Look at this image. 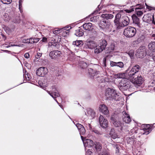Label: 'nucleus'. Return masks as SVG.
I'll return each mask as SVG.
<instances>
[{
	"label": "nucleus",
	"mask_w": 155,
	"mask_h": 155,
	"mask_svg": "<svg viewBox=\"0 0 155 155\" xmlns=\"http://www.w3.org/2000/svg\"><path fill=\"white\" fill-rule=\"evenodd\" d=\"M106 60V58H103V63L104 64V65L105 64Z\"/></svg>",
	"instance_id": "obj_61"
},
{
	"label": "nucleus",
	"mask_w": 155,
	"mask_h": 155,
	"mask_svg": "<svg viewBox=\"0 0 155 155\" xmlns=\"http://www.w3.org/2000/svg\"><path fill=\"white\" fill-rule=\"evenodd\" d=\"M101 17L103 18L108 20L112 19L114 16L111 14H103L101 15Z\"/></svg>",
	"instance_id": "obj_27"
},
{
	"label": "nucleus",
	"mask_w": 155,
	"mask_h": 155,
	"mask_svg": "<svg viewBox=\"0 0 155 155\" xmlns=\"http://www.w3.org/2000/svg\"><path fill=\"white\" fill-rule=\"evenodd\" d=\"M61 32V29L58 28H55L53 31V33L54 34H57Z\"/></svg>",
	"instance_id": "obj_39"
},
{
	"label": "nucleus",
	"mask_w": 155,
	"mask_h": 155,
	"mask_svg": "<svg viewBox=\"0 0 155 155\" xmlns=\"http://www.w3.org/2000/svg\"><path fill=\"white\" fill-rule=\"evenodd\" d=\"M99 121L100 126L103 128H105L108 126V121L102 115L99 117Z\"/></svg>",
	"instance_id": "obj_8"
},
{
	"label": "nucleus",
	"mask_w": 155,
	"mask_h": 155,
	"mask_svg": "<svg viewBox=\"0 0 155 155\" xmlns=\"http://www.w3.org/2000/svg\"><path fill=\"white\" fill-rule=\"evenodd\" d=\"M122 113L123 115V119L124 121L126 123H129L131 121V119L129 115L127 114L125 111H123Z\"/></svg>",
	"instance_id": "obj_19"
},
{
	"label": "nucleus",
	"mask_w": 155,
	"mask_h": 155,
	"mask_svg": "<svg viewBox=\"0 0 155 155\" xmlns=\"http://www.w3.org/2000/svg\"><path fill=\"white\" fill-rule=\"evenodd\" d=\"M69 27H64L63 28H61V32H63V33L62 35L64 36H67V35H69V30L71 28L70 27V28L67 29V28H68Z\"/></svg>",
	"instance_id": "obj_26"
},
{
	"label": "nucleus",
	"mask_w": 155,
	"mask_h": 155,
	"mask_svg": "<svg viewBox=\"0 0 155 155\" xmlns=\"http://www.w3.org/2000/svg\"><path fill=\"white\" fill-rule=\"evenodd\" d=\"M48 72L46 68L41 67L39 68L36 71V74L39 77H44Z\"/></svg>",
	"instance_id": "obj_13"
},
{
	"label": "nucleus",
	"mask_w": 155,
	"mask_h": 155,
	"mask_svg": "<svg viewBox=\"0 0 155 155\" xmlns=\"http://www.w3.org/2000/svg\"><path fill=\"white\" fill-rule=\"evenodd\" d=\"M82 26L83 28L86 30L90 31L93 28H92V25L90 22L84 23Z\"/></svg>",
	"instance_id": "obj_22"
},
{
	"label": "nucleus",
	"mask_w": 155,
	"mask_h": 155,
	"mask_svg": "<svg viewBox=\"0 0 155 155\" xmlns=\"http://www.w3.org/2000/svg\"><path fill=\"white\" fill-rule=\"evenodd\" d=\"M110 135L112 138L114 139L120 137V135L117 134L114 129H111L110 133Z\"/></svg>",
	"instance_id": "obj_21"
},
{
	"label": "nucleus",
	"mask_w": 155,
	"mask_h": 155,
	"mask_svg": "<svg viewBox=\"0 0 155 155\" xmlns=\"http://www.w3.org/2000/svg\"><path fill=\"white\" fill-rule=\"evenodd\" d=\"M75 125L77 127L78 130H79L82 127H84L82 125L78 123L77 124Z\"/></svg>",
	"instance_id": "obj_49"
},
{
	"label": "nucleus",
	"mask_w": 155,
	"mask_h": 155,
	"mask_svg": "<svg viewBox=\"0 0 155 155\" xmlns=\"http://www.w3.org/2000/svg\"><path fill=\"white\" fill-rule=\"evenodd\" d=\"M42 41L44 42H46L47 41V38H46L44 37L42 39Z\"/></svg>",
	"instance_id": "obj_58"
},
{
	"label": "nucleus",
	"mask_w": 155,
	"mask_h": 155,
	"mask_svg": "<svg viewBox=\"0 0 155 155\" xmlns=\"http://www.w3.org/2000/svg\"><path fill=\"white\" fill-rule=\"evenodd\" d=\"M92 152L90 149H88L86 153V155H92Z\"/></svg>",
	"instance_id": "obj_50"
},
{
	"label": "nucleus",
	"mask_w": 155,
	"mask_h": 155,
	"mask_svg": "<svg viewBox=\"0 0 155 155\" xmlns=\"http://www.w3.org/2000/svg\"><path fill=\"white\" fill-rule=\"evenodd\" d=\"M73 45L78 47H81L83 45L82 41H76L73 42Z\"/></svg>",
	"instance_id": "obj_34"
},
{
	"label": "nucleus",
	"mask_w": 155,
	"mask_h": 155,
	"mask_svg": "<svg viewBox=\"0 0 155 155\" xmlns=\"http://www.w3.org/2000/svg\"><path fill=\"white\" fill-rule=\"evenodd\" d=\"M22 4H19V9L21 13H22L23 12Z\"/></svg>",
	"instance_id": "obj_52"
},
{
	"label": "nucleus",
	"mask_w": 155,
	"mask_h": 155,
	"mask_svg": "<svg viewBox=\"0 0 155 155\" xmlns=\"http://www.w3.org/2000/svg\"><path fill=\"white\" fill-rule=\"evenodd\" d=\"M125 11L127 13H130V12H131V11L130 10H127V9L125 10Z\"/></svg>",
	"instance_id": "obj_62"
},
{
	"label": "nucleus",
	"mask_w": 155,
	"mask_h": 155,
	"mask_svg": "<svg viewBox=\"0 0 155 155\" xmlns=\"http://www.w3.org/2000/svg\"><path fill=\"white\" fill-rule=\"evenodd\" d=\"M99 111L105 115H107L109 114V110L108 107L104 104H101L99 107Z\"/></svg>",
	"instance_id": "obj_15"
},
{
	"label": "nucleus",
	"mask_w": 155,
	"mask_h": 155,
	"mask_svg": "<svg viewBox=\"0 0 155 155\" xmlns=\"http://www.w3.org/2000/svg\"><path fill=\"white\" fill-rule=\"evenodd\" d=\"M24 56L25 58H29L30 57L29 54L28 53H26L24 54Z\"/></svg>",
	"instance_id": "obj_55"
},
{
	"label": "nucleus",
	"mask_w": 155,
	"mask_h": 155,
	"mask_svg": "<svg viewBox=\"0 0 155 155\" xmlns=\"http://www.w3.org/2000/svg\"><path fill=\"white\" fill-rule=\"evenodd\" d=\"M99 79L97 80L99 82V83H103V84L101 85V86L103 87L102 85H105V81L107 80V79H108L109 78H105L106 79H105L104 78H99Z\"/></svg>",
	"instance_id": "obj_37"
},
{
	"label": "nucleus",
	"mask_w": 155,
	"mask_h": 155,
	"mask_svg": "<svg viewBox=\"0 0 155 155\" xmlns=\"http://www.w3.org/2000/svg\"><path fill=\"white\" fill-rule=\"evenodd\" d=\"M102 155H110L108 153H104Z\"/></svg>",
	"instance_id": "obj_64"
},
{
	"label": "nucleus",
	"mask_w": 155,
	"mask_h": 155,
	"mask_svg": "<svg viewBox=\"0 0 155 155\" xmlns=\"http://www.w3.org/2000/svg\"><path fill=\"white\" fill-rule=\"evenodd\" d=\"M84 125L89 130H91L92 129V127L90 123H87L86 121H85L84 122Z\"/></svg>",
	"instance_id": "obj_38"
},
{
	"label": "nucleus",
	"mask_w": 155,
	"mask_h": 155,
	"mask_svg": "<svg viewBox=\"0 0 155 155\" xmlns=\"http://www.w3.org/2000/svg\"><path fill=\"white\" fill-rule=\"evenodd\" d=\"M145 126V127L144 129V132L143 134L147 135L151 132V127L149 124H146Z\"/></svg>",
	"instance_id": "obj_25"
},
{
	"label": "nucleus",
	"mask_w": 155,
	"mask_h": 155,
	"mask_svg": "<svg viewBox=\"0 0 155 155\" xmlns=\"http://www.w3.org/2000/svg\"><path fill=\"white\" fill-rule=\"evenodd\" d=\"M96 113L94 110L90 108H87L85 113V116L87 117L90 119L94 118L95 117Z\"/></svg>",
	"instance_id": "obj_14"
},
{
	"label": "nucleus",
	"mask_w": 155,
	"mask_h": 155,
	"mask_svg": "<svg viewBox=\"0 0 155 155\" xmlns=\"http://www.w3.org/2000/svg\"><path fill=\"white\" fill-rule=\"evenodd\" d=\"M141 49L140 48V49H138L137 51V53H139V54H140V56H141V54L142 55L141 57H142L145 54V50H143L142 51H141Z\"/></svg>",
	"instance_id": "obj_40"
},
{
	"label": "nucleus",
	"mask_w": 155,
	"mask_h": 155,
	"mask_svg": "<svg viewBox=\"0 0 155 155\" xmlns=\"http://www.w3.org/2000/svg\"><path fill=\"white\" fill-rule=\"evenodd\" d=\"M148 49L151 51L155 52V42H150L148 45Z\"/></svg>",
	"instance_id": "obj_28"
},
{
	"label": "nucleus",
	"mask_w": 155,
	"mask_h": 155,
	"mask_svg": "<svg viewBox=\"0 0 155 155\" xmlns=\"http://www.w3.org/2000/svg\"><path fill=\"white\" fill-rule=\"evenodd\" d=\"M41 56V54L40 53H38L36 56V58H40Z\"/></svg>",
	"instance_id": "obj_56"
},
{
	"label": "nucleus",
	"mask_w": 155,
	"mask_h": 155,
	"mask_svg": "<svg viewBox=\"0 0 155 155\" xmlns=\"http://www.w3.org/2000/svg\"><path fill=\"white\" fill-rule=\"evenodd\" d=\"M129 2L132 5H133L132 6H134L135 7L138 6L139 5H141V4H137L138 2H139V0H130Z\"/></svg>",
	"instance_id": "obj_35"
},
{
	"label": "nucleus",
	"mask_w": 155,
	"mask_h": 155,
	"mask_svg": "<svg viewBox=\"0 0 155 155\" xmlns=\"http://www.w3.org/2000/svg\"><path fill=\"white\" fill-rule=\"evenodd\" d=\"M105 95L107 98L110 100L118 101L119 100V95L116 91L112 88H108L105 92Z\"/></svg>",
	"instance_id": "obj_2"
},
{
	"label": "nucleus",
	"mask_w": 155,
	"mask_h": 155,
	"mask_svg": "<svg viewBox=\"0 0 155 155\" xmlns=\"http://www.w3.org/2000/svg\"><path fill=\"white\" fill-rule=\"evenodd\" d=\"M110 65L111 66H116L117 62L112 61L110 62Z\"/></svg>",
	"instance_id": "obj_53"
},
{
	"label": "nucleus",
	"mask_w": 155,
	"mask_h": 155,
	"mask_svg": "<svg viewBox=\"0 0 155 155\" xmlns=\"http://www.w3.org/2000/svg\"><path fill=\"white\" fill-rule=\"evenodd\" d=\"M88 72L90 75L92 76H94L95 75L98 74L99 73L98 72L95 71H94L92 69L90 68L88 69Z\"/></svg>",
	"instance_id": "obj_33"
},
{
	"label": "nucleus",
	"mask_w": 155,
	"mask_h": 155,
	"mask_svg": "<svg viewBox=\"0 0 155 155\" xmlns=\"http://www.w3.org/2000/svg\"><path fill=\"white\" fill-rule=\"evenodd\" d=\"M136 33V28L132 27H130L125 28L124 31V34L126 37L131 38L134 36Z\"/></svg>",
	"instance_id": "obj_6"
},
{
	"label": "nucleus",
	"mask_w": 155,
	"mask_h": 155,
	"mask_svg": "<svg viewBox=\"0 0 155 155\" xmlns=\"http://www.w3.org/2000/svg\"><path fill=\"white\" fill-rule=\"evenodd\" d=\"M114 5H108L107 6L108 8L110 9H114Z\"/></svg>",
	"instance_id": "obj_54"
},
{
	"label": "nucleus",
	"mask_w": 155,
	"mask_h": 155,
	"mask_svg": "<svg viewBox=\"0 0 155 155\" xmlns=\"http://www.w3.org/2000/svg\"><path fill=\"white\" fill-rule=\"evenodd\" d=\"M107 45V42L104 39H101L99 40L97 45V48L94 49V52L98 54L105 50Z\"/></svg>",
	"instance_id": "obj_3"
},
{
	"label": "nucleus",
	"mask_w": 155,
	"mask_h": 155,
	"mask_svg": "<svg viewBox=\"0 0 155 155\" xmlns=\"http://www.w3.org/2000/svg\"><path fill=\"white\" fill-rule=\"evenodd\" d=\"M99 26L101 29L105 32H109L110 30V22L104 19L101 20L99 24Z\"/></svg>",
	"instance_id": "obj_5"
},
{
	"label": "nucleus",
	"mask_w": 155,
	"mask_h": 155,
	"mask_svg": "<svg viewBox=\"0 0 155 155\" xmlns=\"http://www.w3.org/2000/svg\"><path fill=\"white\" fill-rule=\"evenodd\" d=\"M79 131L81 135H84L85 134V130L84 127H82L81 129L79 130Z\"/></svg>",
	"instance_id": "obj_42"
},
{
	"label": "nucleus",
	"mask_w": 155,
	"mask_h": 155,
	"mask_svg": "<svg viewBox=\"0 0 155 155\" xmlns=\"http://www.w3.org/2000/svg\"><path fill=\"white\" fill-rule=\"evenodd\" d=\"M139 6L134 8V9L136 10V14L139 17L142 16L143 12L141 10L143 9V6L142 5H139Z\"/></svg>",
	"instance_id": "obj_18"
},
{
	"label": "nucleus",
	"mask_w": 155,
	"mask_h": 155,
	"mask_svg": "<svg viewBox=\"0 0 155 155\" xmlns=\"http://www.w3.org/2000/svg\"><path fill=\"white\" fill-rule=\"evenodd\" d=\"M135 139L134 136L127 137V143L131 145L134 144L135 142Z\"/></svg>",
	"instance_id": "obj_23"
},
{
	"label": "nucleus",
	"mask_w": 155,
	"mask_h": 155,
	"mask_svg": "<svg viewBox=\"0 0 155 155\" xmlns=\"http://www.w3.org/2000/svg\"><path fill=\"white\" fill-rule=\"evenodd\" d=\"M95 147L97 151H100L102 148L101 145L100 143L96 142L94 143Z\"/></svg>",
	"instance_id": "obj_31"
},
{
	"label": "nucleus",
	"mask_w": 155,
	"mask_h": 155,
	"mask_svg": "<svg viewBox=\"0 0 155 155\" xmlns=\"http://www.w3.org/2000/svg\"><path fill=\"white\" fill-rule=\"evenodd\" d=\"M81 137L83 142L85 150L87 149V147H91L94 146V143L92 140L90 139L84 140V137L82 136H81Z\"/></svg>",
	"instance_id": "obj_11"
},
{
	"label": "nucleus",
	"mask_w": 155,
	"mask_h": 155,
	"mask_svg": "<svg viewBox=\"0 0 155 155\" xmlns=\"http://www.w3.org/2000/svg\"><path fill=\"white\" fill-rule=\"evenodd\" d=\"M110 122L116 127H120V130H121L124 128L123 126L124 124H121L119 121H117L115 119V117L114 115L111 116L110 117Z\"/></svg>",
	"instance_id": "obj_10"
},
{
	"label": "nucleus",
	"mask_w": 155,
	"mask_h": 155,
	"mask_svg": "<svg viewBox=\"0 0 155 155\" xmlns=\"http://www.w3.org/2000/svg\"><path fill=\"white\" fill-rule=\"evenodd\" d=\"M142 19L143 21L150 23L152 21V23L155 25L154 16L153 15H152L151 14H147L144 15Z\"/></svg>",
	"instance_id": "obj_9"
},
{
	"label": "nucleus",
	"mask_w": 155,
	"mask_h": 155,
	"mask_svg": "<svg viewBox=\"0 0 155 155\" xmlns=\"http://www.w3.org/2000/svg\"><path fill=\"white\" fill-rule=\"evenodd\" d=\"M26 66H27L28 67V68H30L31 67V65L28 63L26 64Z\"/></svg>",
	"instance_id": "obj_60"
},
{
	"label": "nucleus",
	"mask_w": 155,
	"mask_h": 155,
	"mask_svg": "<svg viewBox=\"0 0 155 155\" xmlns=\"http://www.w3.org/2000/svg\"><path fill=\"white\" fill-rule=\"evenodd\" d=\"M12 0H1V1L4 4H8L11 3Z\"/></svg>",
	"instance_id": "obj_41"
},
{
	"label": "nucleus",
	"mask_w": 155,
	"mask_h": 155,
	"mask_svg": "<svg viewBox=\"0 0 155 155\" xmlns=\"http://www.w3.org/2000/svg\"><path fill=\"white\" fill-rule=\"evenodd\" d=\"M116 66L120 68H123L124 66V64L122 62H117Z\"/></svg>",
	"instance_id": "obj_43"
},
{
	"label": "nucleus",
	"mask_w": 155,
	"mask_h": 155,
	"mask_svg": "<svg viewBox=\"0 0 155 155\" xmlns=\"http://www.w3.org/2000/svg\"><path fill=\"white\" fill-rule=\"evenodd\" d=\"M93 131L94 133H95L97 134H99L100 132L99 131H98V130H93Z\"/></svg>",
	"instance_id": "obj_59"
},
{
	"label": "nucleus",
	"mask_w": 155,
	"mask_h": 155,
	"mask_svg": "<svg viewBox=\"0 0 155 155\" xmlns=\"http://www.w3.org/2000/svg\"><path fill=\"white\" fill-rule=\"evenodd\" d=\"M4 29L6 33L8 35L10 34L14 31V28H11L8 27H5Z\"/></svg>",
	"instance_id": "obj_32"
},
{
	"label": "nucleus",
	"mask_w": 155,
	"mask_h": 155,
	"mask_svg": "<svg viewBox=\"0 0 155 155\" xmlns=\"http://www.w3.org/2000/svg\"><path fill=\"white\" fill-rule=\"evenodd\" d=\"M140 68V67L138 65H136L134 66L129 72V75L133 76L135 73L139 71Z\"/></svg>",
	"instance_id": "obj_20"
},
{
	"label": "nucleus",
	"mask_w": 155,
	"mask_h": 155,
	"mask_svg": "<svg viewBox=\"0 0 155 155\" xmlns=\"http://www.w3.org/2000/svg\"><path fill=\"white\" fill-rule=\"evenodd\" d=\"M52 92H51L49 91H47V93L54 99L58 104H59L56 98L57 97H58V99H61V98L60 97V95L58 91V87L55 85L52 87Z\"/></svg>",
	"instance_id": "obj_7"
},
{
	"label": "nucleus",
	"mask_w": 155,
	"mask_h": 155,
	"mask_svg": "<svg viewBox=\"0 0 155 155\" xmlns=\"http://www.w3.org/2000/svg\"><path fill=\"white\" fill-rule=\"evenodd\" d=\"M121 16L122 12H118L115 16L114 20V23L118 29L127 25L130 23V19L128 16L126 15Z\"/></svg>",
	"instance_id": "obj_1"
},
{
	"label": "nucleus",
	"mask_w": 155,
	"mask_h": 155,
	"mask_svg": "<svg viewBox=\"0 0 155 155\" xmlns=\"http://www.w3.org/2000/svg\"><path fill=\"white\" fill-rule=\"evenodd\" d=\"M133 22L135 25L138 28H140L141 27V25L140 23V19L137 17H134L133 18Z\"/></svg>",
	"instance_id": "obj_24"
},
{
	"label": "nucleus",
	"mask_w": 155,
	"mask_h": 155,
	"mask_svg": "<svg viewBox=\"0 0 155 155\" xmlns=\"http://www.w3.org/2000/svg\"><path fill=\"white\" fill-rule=\"evenodd\" d=\"M29 39H24L22 40V42L24 43H29Z\"/></svg>",
	"instance_id": "obj_51"
},
{
	"label": "nucleus",
	"mask_w": 155,
	"mask_h": 155,
	"mask_svg": "<svg viewBox=\"0 0 155 155\" xmlns=\"http://www.w3.org/2000/svg\"><path fill=\"white\" fill-rule=\"evenodd\" d=\"M129 80L136 87L141 85L144 81L143 78H130Z\"/></svg>",
	"instance_id": "obj_12"
},
{
	"label": "nucleus",
	"mask_w": 155,
	"mask_h": 155,
	"mask_svg": "<svg viewBox=\"0 0 155 155\" xmlns=\"http://www.w3.org/2000/svg\"><path fill=\"white\" fill-rule=\"evenodd\" d=\"M147 8L149 10H155V8L153 7L150 6H148L147 5L145 4Z\"/></svg>",
	"instance_id": "obj_48"
},
{
	"label": "nucleus",
	"mask_w": 155,
	"mask_h": 155,
	"mask_svg": "<svg viewBox=\"0 0 155 155\" xmlns=\"http://www.w3.org/2000/svg\"><path fill=\"white\" fill-rule=\"evenodd\" d=\"M1 35L2 36V38L4 40H5L6 39V37L3 34H2Z\"/></svg>",
	"instance_id": "obj_57"
},
{
	"label": "nucleus",
	"mask_w": 155,
	"mask_h": 155,
	"mask_svg": "<svg viewBox=\"0 0 155 155\" xmlns=\"http://www.w3.org/2000/svg\"><path fill=\"white\" fill-rule=\"evenodd\" d=\"M61 52L58 50L53 51L49 53V56L52 59H56L59 58L61 54Z\"/></svg>",
	"instance_id": "obj_17"
},
{
	"label": "nucleus",
	"mask_w": 155,
	"mask_h": 155,
	"mask_svg": "<svg viewBox=\"0 0 155 155\" xmlns=\"http://www.w3.org/2000/svg\"><path fill=\"white\" fill-rule=\"evenodd\" d=\"M84 34L83 30L82 29L80 28L78 29H77L75 31V35L77 36L80 37L82 36Z\"/></svg>",
	"instance_id": "obj_29"
},
{
	"label": "nucleus",
	"mask_w": 155,
	"mask_h": 155,
	"mask_svg": "<svg viewBox=\"0 0 155 155\" xmlns=\"http://www.w3.org/2000/svg\"><path fill=\"white\" fill-rule=\"evenodd\" d=\"M125 73H119L117 75V78H125Z\"/></svg>",
	"instance_id": "obj_44"
},
{
	"label": "nucleus",
	"mask_w": 155,
	"mask_h": 155,
	"mask_svg": "<svg viewBox=\"0 0 155 155\" xmlns=\"http://www.w3.org/2000/svg\"><path fill=\"white\" fill-rule=\"evenodd\" d=\"M81 64V67L82 68H84L87 67V64L85 62H82Z\"/></svg>",
	"instance_id": "obj_46"
},
{
	"label": "nucleus",
	"mask_w": 155,
	"mask_h": 155,
	"mask_svg": "<svg viewBox=\"0 0 155 155\" xmlns=\"http://www.w3.org/2000/svg\"><path fill=\"white\" fill-rule=\"evenodd\" d=\"M115 48V44L114 42H112L108 48V51L110 52L114 51Z\"/></svg>",
	"instance_id": "obj_30"
},
{
	"label": "nucleus",
	"mask_w": 155,
	"mask_h": 155,
	"mask_svg": "<svg viewBox=\"0 0 155 155\" xmlns=\"http://www.w3.org/2000/svg\"><path fill=\"white\" fill-rule=\"evenodd\" d=\"M38 84H39L40 86L42 88H44L46 87V84L44 83H43L41 82V81H38Z\"/></svg>",
	"instance_id": "obj_45"
},
{
	"label": "nucleus",
	"mask_w": 155,
	"mask_h": 155,
	"mask_svg": "<svg viewBox=\"0 0 155 155\" xmlns=\"http://www.w3.org/2000/svg\"><path fill=\"white\" fill-rule=\"evenodd\" d=\"M27 76L25 75V78H29V74H28V73L27 72V73L26 74Z\"/></svg>",
	"instance_id": "obj_63"
},
{
	"label": "nucleus",
	"mask_w": 155,
	"mask_h": 155,
	"mask_svg": "<svg viewBox=\"0 0 155 155\" xmlns=\"http://www.w3.org/2000/svg\"><path fill=\"white\" fill-rule=\"evenodd\" d=\"M87 45V47L90 49H93L97 48V43L94 41L91 40L90 38L86 41Z\"/></svg>",
	"instance_id": "obj_16"
},
{
	"label": "nucleus",
	"mask_w": 155,
	"mask_h": 155,
	"mask_svg": "<svg viewBox=\"0 0 155 155\" xmlns=\"http://www.w3.org/2000/svg\"><path fill=\"white\" fill-rule=\"evenodd\" d=\"M29 43L33 44L39 41V38H31L29 39Z\"/></svg>",
	"instance_id": "obj_36"
},
{
	"label": "nucleus",
	"mask_w": 155,
	"mask_h": 155,
	"mask_svg": "<svg viewBox=\"0 0 155 155\" xmlns=\"http://www.w3.org/2000/svg\"><path fill=\"white\" fill-rule=\"evenodd\" d=\"M119 83V88L121 91L127 90L130 87L129 81L130 78H122Z\"/></svg>",
	"instance_id": "obj_4"
},
{
	"label": "nucleus",
	"mask_w": 155,
	"mask_h": 155,
	"mask_svg": "<svg viewBox=\"0 0 155 155\" xmlns=\"http://www.w3.org/2000/svg\"><path fill=\"white\" fill-rule=\"evenodd\" d=\"M49 45H51V47H54L58 48L59 46V44L57 43H54L53 44H52L51 45L49 44Z\"/></svg>",
	"instance_id": "obj_47"
}]
</instances>
